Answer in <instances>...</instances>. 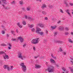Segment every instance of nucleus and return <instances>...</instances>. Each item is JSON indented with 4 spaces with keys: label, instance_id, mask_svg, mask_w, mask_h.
<instances>
[{
    "label": "nucleus",
    "instance_id": "obj_1",
    "mask_svg": "<svg viewBox=\"0 0 73 73\" xmlns=\"http://www.w3.org/2000/svg\"><path fill=\"white\" fill-rule=\"evenodd\" d=\"M55 67L54 66L50 65L49 67L48 68L47 70L48 71V72L50 73V72H53L54 71Z\"/></svg>",
    "mask_w": 73,
    "mask_h": 73
},
{
    "label": "nucleus",
    "instance_id": "obj_2",
    "mask_svg": "<svg viewBox=\"0 0 73 73\" xmlns=\"http://www.w3.org/2000/svg\"><path fill=\"white\" fill-rule=\"evenodd\" d=\"M41 31V30L40 28H37L35 31L36 33H38V34H39V35H41V36H43V35H44V33L43 32H40V31Z\"/></svg>",
    "mask_w": 73,
    "mask_h": 73
},
{
    "label": "nucleus",
    "instance_id": "obj_3",
    "mask_svg": "<svg viewBox=\"0 0 73 73\" xmlns=\"http://www.w3.org/2000/svg\"><path fill=\"white\" fill-rule=\"evenodd\" d=\"M18 58H21L22 60H24V58H25L26 56H22V54L20 52H19L18 54Z\"/></svg>",
    "mask_w": 73,
    "mask_h": 73
},
{
    "label": "nucleus",
    "instance_id": "obj_4",
    "mask_svg": "<svg viewBox=\"0 0 73 73\" xmlns=\"http://www.w3.org/2000/svg\"><path fill=\"white\" fill-rule=\"evenodd\" d=\"M20 65L22 66V68H22L23 70V72H25V70H27V67H26V66L24 65V63L23 62L22 63L20 64Z\"/></svg>",
    "mask_w": 73,
    "mask_h": 73
},
{
    "label": "nucleus",
    "instance_id": "obj_5",
    "mask_svg": "<svg viewBox=\"0 0 73 73\" xmlns=\"http://www.w3.org/2000/svg\"><path fill=\"white\" fill-rule=\"evenodd\" d=\"M31 42L32 44H36L38 43V42L37 41V40H36V38H35L33 39L31 41Z\"/></svg>",
    "mask_w": 73,
    "mask_h": 73
},
{
    "label": "nucleus",
    "instance_id": "obj_6",
    "mask_svg": "<svg viewBox=\"0 0 73 73\" xmlns=\"http://www.w3.org/2000/svg\"><path fill=\"white\" fill-rule=\"evenodd\" d=\"M3 68L5 69H7V70L8 71H10V69L9 68V67L8 65H4Z\"/></svg>",
    "mask_w": 73,
    "mask_h": 73
},
{
    "label": "nucleus",
    "instance_id": "obj_7",
    "mask_svg": "<svg viewBox=\"0 0 73 73\" xmlns=\"http://www.w3.org/2000/svg\"><path fill=\"white\" fill-rule=\"evenodd\" d=\"M37 26L39 27H45V25L40 23L37 25Z\"/></svg>",
    "mask_w": 73,
    "mask_h": 73
},
{
    "label": "nucleus",
    "instance_id": "obj_8",
    "mask_svg": "<svg viewBox=\"0 0 73 73\" xmlns=\"http://www.w3.org/2000/svg\"><path fill=\"white\" fill-rule=\"evenodd\" d=\"M18 39H19V40H20V42L21 43H23V42H24V39H23V38L21 37L20 36L19 37L18 39H17L18 40Z\"/></svg>",
    "mask_w": 73,
    "mask_h": 73
},
{
    "label": "nucleus",
    "instance_id": "obj_9",
    "mask_svg": "<svg viewBox=\"0 0 73 73\" xmlns=\"http://www.w3.org/2000/svg\"><path fill=\"white\" fill-rule=\"evenodd\" d=\"M25 18L26 19H29L30 21H32V19L31 17H28L27 15L25 16Z\"/></svg>",
    "mask_w": 73,
    "mask_h": 73
},
{
    "label": "nucleus",
    "instance_id": "obj_10",
    "mask_svg": "<svg viewBox=\"0 0 73 73\" xmlns=\"http://www.w3.org/2000/svg\"><path fill=\"white\" fill-rule=\"evenodd\" d=\"M2 4H4V5H6L7 4V1L6 0H1Z\"/></svg>",
    "mask_w": 73,
    "mask_h": 73
},
{
    "label": "nucleus",
    "instance_id": "obj_11",
    "mask_svg": "<svg viewBox=\"0 0 73 73\" xmlns=\"http://www.w3.org/2000/svg\"><path fill=\"white\" fill-rule=\"evenodd\" d=\"M66 12L67 14L70 16V17H71L72 15H71L70 13L69 12V10H66Z\"/></svg>",
    "mask_w": 73,
    "mask_h": 73
},
{
    "label": "nucleus",
    "instance_id": "obj_12",
    "mask_svg": "<svg viewBox=\"0 0 73 73\" xmlns=\"http://www.w3.org/2000/svg\"><path fill=\"white\" fill-rule=\"evenodd\" d=\"M28 26L30 28H33V27H35V25L33 24L30 25V24H28Z\"/></svg>",
    "mask_w": 73,
    "mask_h": 73
},
{
    "label": "nucleus",
    "instance_id": "obj_13",
    "mask_svg": "<svg viewBox=\"0 0 73 73\" xmlns=\"http://www.w3.org/2000/svg\"><path fill=\"white\" fill-rule=\"evenodd\" d=\"M17 25L20 28H22L23 27V26H21V25H20V23L18 22L17 23Z\"/></svg>",
    "mask_w": 73,
    "mask_h": 73
},
{
    "label": "nucleus",
    "instance_id": "obj_14",
    "mask_svg": "<svg viewBox=\"0 0 73 73\" xmlns=\"http://www.w3.org/2000/svg\"><path fill=\"white\" fill-rule=\"evenodd\" d=\"M5 56H4L3 57L4 59L6 60V58H7V59H9V56H8L6 55V54H5Z\"/></svg>",
    "mask_w": 73,
    "mask_h": 73
},
{
    "label": "nucleus",
    "instance_id": "obj_15",
    "mask_svg": "<svg viewBox=\"0 0 73 73\" xmlns=\"http://www.w3.org/2000/svg\"><path fill=\"white\" fill-rule=\"evenodd\" d=\"M58 29L60 31H64V28H58Z\"/></svg>",
    "mask_w": 73,
    "mask_h": 73
},
{
    "label": "nucleus",
    "instance_id": "obj_16",
    "mask_svg": "<svg viewBox=\"0 0 73 73\" xmlns=\"http://www.w3.org/2000/svg\"><path fill=\"white\" fill-rule=\"evenodd\" d=\"M8 45H9V47L8 48L9 49H11L12 45H11V43H9L8 44Z\"/></svg>",
    "mask_w": 73,
    "mask_h": 73
},
{
    "label": "nucleus",
    "instance_id": "obj_17",
    "mask_svg": "<svg viewBox=\"0 0 73 73\" xmlns=\"http://www.w3.org/2000/svg\"><path fill=\"white\" fill-rule=\"evenodd\" d=\"M27 11H31V7H27Z\"/></svg>",
    "mask_w": 73,
    "mask_h": 73
},
{
    "label": "nucleus",
    "instance_id": "obj_18",
    "mask_svg": "<svg viewBox=\"0 0 73 73\" xmlns=\"http://www.w3.org/2000/svg\"><path fill=\"white\" fill-rule=\"evenodd\" d=\"M6 54L5 53L4 51H0V54Z\"/></svg>",
    "mask_w": 73,
    "mask_h": 73
},
{
    "label": "nucleus",
    "instance_id": "obj_19",
    "mask_svg": "<svg viewBox=\"0 0 73 73\" xmlns=\"http://www.w3.org/2000/svg\"><path fill=\"white\" fill-rule=\"evenodd\" d=\"M46 5L45 4H43L42 5V9H43L44 8H46Z\"/></svg>",
    "mask_w": 73,
    "mask_h": 73
},
{
    "label": "nucleus",
    "instance_id": "obj_20",
    "mask_svg": "<svg viewBox=\"0 0 73 73\" xmlns=\"http://www.w3.org/2000/svg\"><path fill=\"white\" fill-rule=\"evenodd\" d=\"M64 4H66V7H68V4L67 3V2H66V1H64Z\"/></svg>",
    "mask_w": 73,
    "mask_h": 73
},
{
    "label": "nucleus",
    "instance_id": "obj_21",
    "mask_svg": "<svg viewBox=\"0 0 73 73\" xmlns=\"http://www.w3.org/2000/svg\"><path fill=\"white\" fill-rule=\"evenodd\" d=\"M35 68H40V65H35Z\"/></svg>",
    "mask_w": 73,
    "mask_h": 73
},
{
    "label": "nucleus",
    "instance_id": "obj_22",
    "mask_svg": "<svg viewBox=\"0 0 73 73\" xmlns=\"http://www.w3.org/2000/svg\"><path fill=\"white\" fill-rule=\"evenodd\" d=\"M11 33L12 34H13V36H15L16 35H15V31H11Z\"/></svg>",
    "mask_w": 73,
    "mask_h": 73
},
{
    "label": "nucleus",
    "instance_id": "obj_23",
    "mask_svg": "<svg viewBox=\"0 0 73 73\" xmlns=\"http://www.w3.org/2000/svg\"><path fill=\"white\" fill-rule=\"evenodd\" d=\"M22 24H23V25H26V24H27V23H26L25 21H23L22 22Z\"/></svg>",
    "mask_w": 73,
    "mask_h": 73
},
{
    "label": "nucleus",
    "instance_id": "obj_24",
    "mask_svg": "<svg viewBox=\"0 0 73 73\" xmlns=\"http://www.w3.org/2000/svg\"><path fill=\"white\" fill-rule=\"evenodd\" d=\"M62 69L63 71H64V72H65L66 71V68L63 67L62 68Z\"/></svg>",
    "mask_w": 73,
    "mask_h": 73
},
{
    "label": "nucleus",
    "instance_id": "obj_25",
    "mask_svg": "<svg viewBox=\"0 0 73 73\" xmlns=\"http://www.w3.org/2000/svg\"><path fill=\"white\" fill-rule=\"evenodd\" d=\"M69 69H70V70L72 72H73V68L71 67H69Z\"/></svg>",
    "mask_w": 73,
    "mask_h": 73
},
{
    "label": "nucleus",
    "instance_id": "obj_26",
    "mask_svg": "<svg viewBox=\"0 0 73 73\" xmlns=\"http://www.w3.org/2000/svg\"><path fill=\"white\" fill-rule=\"evenodd\" d=\"M50 62H53L54 63V62H55V61H54V60L52 59H50Z\"/></svg>",
    "mask_w": 73,
    "mask_h": 73
},
{
    "label": "nucleus",
    "instance_id": "obj_27",
    "mask_svg": "<svg viewBox=\"0 0 73 73\" xmlns=\"http://www.w3.org/2000/svg\"><path fill=\"white\" fill-rule=\"evenodd\" d=\"M57 33H58L57 32H55L54 33V36H56L57 35Z\"/></svg>",
    "mask_w": 73,
    "mask_h": 73
},
{
    "label": "nucleus",
    "instance_id": "obj_28",
    "mask_svg": "<svg viewBox=\"0 0 73 73\" xmlns=\"http://www.w3.org/2000/svg\"><path fill=\"white\" fill-rule=\"evenodd\" d=\"M19 3L20 5H23V1H21L19 2Z\"/></svg>",
    "mask_w": 73,
    "mask_h": 73
},
{
    "label": "nucleus",
    "instance_id": "obj_29",
    "mask_svg": "<svg viewBox=\"0 0 73 73\" xmlns=\"http://www.w3.org/2000/svg\"><path fill=\"white\" fill-rule=\"evenodd\" d=\"M42 13L43 15H46V13L44 11H42Z\"/></svg>",
    "mask_w": 73,
    "mask_h": 73
},
{
    "label": "nucleus",
    "instance_id": "obj_30",
    "mask_svg": "<svg viewBox=\"0 0 73 73\" xmlns=\"http://www.w3.org/2000/svg\"><path fill=\"white\" fill-rule=\"evenodd\" d=\"M13 66H11V67L10 68V70H13Z\"/></svg>",
    "mask_w": 73,
    "mask_h": 73
},
{
    "label": "nucleus",
    "instance_id": "obj_31",
    "mask_svg": "<svg viewBox=\"0 0 73 73\" xmlns=\"http://www.w3.org/2000/svg\"><path fill=\"white\" fill-rule=\"evenodd\" d=\"M44 43H45V42H47V41H48V40H47V39L46 38H45L44 39Z\"/></svg>",
    "mask_w": 73,
    "mask_h": 73
},
{
    "label": "nucleus",
    "instance_id": "obj_32",
    "mask_svg": "<svg viewBox=\"0 0 73 73\" xmlns=\"http://www.w3.org/2000/svg\"><path fill=\"white\" fill-rule=\"evenodd\" d=\"M55 29H56V28H51L50 29V31H53V30Z\"/></svg>",
    "mask_w": 73,
    "mask_h": 73
},
{
    "label": "nucleus",
    "instance_id": "obj_33",
    "mask_svg": "<svg viewBox=\"0 0 73 73\" xmlns=\"http://www.w3.org/2000/svg\"><path fill=\"white\" fill-rule=\"evenodd\" d=\"M12 41H17V39L16 38H12Z\"/></svg>",
    "mask_w": 73,
    "mask_h": 73
},
{
    "label": "nucleus",
    "instance_id": "obj_34",
    "mask_svg": "<svg viewBox=\"0 0 73 73\" xmlns=\"http://www.w3.org/2000/svg\"><path fill=\"white\" fill-rule=\"evenodd\" d=\"M64 35H69V33L66 32L64 33Z\"/></svg>",
    "mask_w": 73,
    "mask_h": 73
},
{
    "label": "nucleus",
    "instance_id": "obj_35",
    "mask_svg": "<svg viewBox=\"0 0 73 73\" xmlns=\"http://www.w3.org/2000/svg\"><path fill=\"white\" fill-rule=\"evenodd\" d=\"M31 30L32 32H35V29L34 28H33V29H31Z\"/></svg>",
    "mask_w": 73,
    "mask_h": 73
},
{
    "label": "nucleus",
    "instance_id": "obj_36",
    "mask_svg": "<svg viewBox=\"0 0 73 73\" xmlns=\"http://www.w3.org/2000/svg\"><path fill=\"white\" fill-rule=\"evenodd\" d=\"M1 46H7V45L6 44H3L1 45Z\"/></svg>",
    "mask_w": 73,
    "mask_h": 73
},
{
    "label": "nucleus",
    "instance_id": "obj_37",
    "mask_svg": "<svg viewBox=\"0 0 73 73\" xmlns=\"http://www.w3.org/2000/svg\"><path fill=\"white\" fill-rule=\"evenodd\" d=\"M68 41L69 42H71V43H73V42L72 41V40H71V39H69V40H68Z\"/></svg>",
    "mask_w": 73,
    "mask_h": 73
},
{
    "label": "nucleus",
    "instance_id": "obj_38",
    "mask_svg": "<svg viewBox=\"0 0 73 73\" xmlns=\"http://www.w3.org/2000/svg\"><path fill=\"white\" fill-rule=\"evenodd\" d=\"M39 56H40L39 55L37 56H34V58H38V57Z\"/></svg>",
    "mask_w": 73,
    "mask_h": 73
},
{
    "label": "nucleus",
    "instance_id": "obj_39",
    "mask_svg": "<svg viewBox=\"0 0 73 73\" xmlns=\"http://www.w3.org/2000/svg\"><path fill=\"white\" fill-rule=\"evenodd\" d=\"M5 9H11V8L10 7H5Z\"/></svg>",
    "mask_w": 73,
    "mask_h": 73
},
{
    "label": "nucleus",
    "instance_id": "obj_40",
    "mask_svg": "<svg viewBox=\"0 0 73 73\" xmlns=\"http://www.w3.org/2000/svg\"><path fill=\"white\" fill-rule=\"evenodd\" d=\"M56 27H57V26L56 25L51 26V28H56Z\"/></svg>",
    "mask_w": 73,
    "mask_h": 73
},
{
    "label": "nucleus",
    "instance_id": "obj_41",
    "mask_svg": "<svg viewBox=\"0 0 73 73\" xmlns=\"http://www.w3.org/2000/svg\"><path fill=\"white\" fill-rule=\"evenodd\" d=\"M1 27L2 28H4V27H5V25H4V24H3V25H1Z\"/></svg>",
    "mask_w": 73,
    "mask_h": 73
},
{
    "label": "nucleus",
    "instance_id": "obj_42",
    "mask_svg": "<svg viewBox=\"0 0 73 73\" xmlns=\"http://www.w3.org/2000/svg\"><path fill=\"white\" fill-rule=\"evenodd\" d=\"M62 41L59 40L58 44H62Z\"/></svg>",
    "mask_w": 73,
    "mask_h": 73
},
{
    "label": "nucleus",
    "instance_id": "obj_43",
    "mask_svg": "<svg viewBox=\"0 0 73 73\" xmlns=\"http://www.w3.org/2000/svg\"><path fill=\"white\" fill-rule=\"evenodd\" d=\"M60 11L61 13H64V11H63V10H62L61 9H60Z\"/></svg>",
    "mask_w": 73,
    "mask_h": 73
},
{
    "label": "nucleus",
    "instance_id": "obj_44",
    "mask_svg": "<svg viewBox=\"0 0 73 73\" xmlns=\"http://www.w3.org/2000/svg\"><path fill=\"white\" fill-rule=\"evenodd\" d=\"M59 50L60 52H62V51H63V50H62V49L61 48H59Z\"/></svg>",
    "mask_w": 73,
    "mask_h": 73
},
{
    "label": "nucleus",
    "instance_id": "obj_45",
    "mask_svg": "<svg viewBox=\"0 0 73 73\" xmlns=\"http://www.w3.org/2000/svg\"><path fill=\"white\" fill-rule=\"evenodd\" d=\"M51 56H52V58H54V59H56V57L53 56V55L51 54Z\"/></svg>",
    "mask_w": 73,
    "mask_h": 73
},
{
    "label": "nucleus",
    "instance_id": "obj_46",
    "mask_svg": "<svg viewBox=\"0 0 73 73\" xmlns=\"http://www.w3.org/2000/svg\"><path fill=\"white\" fill-rule=\"evenodd\" d=\"M59 42V40H56L55 41V43H58Z\"/></svg>",
    "mask_w": 73,
    "mask_h": 73
},
{
    "label": "nucleus",
    "instance_id": "obj_47",
    "mask_svg": "<svg viewBox=\"0 0 73 73\" xmlns=\"http://www.w3.org/2000/svg\"><path fill=\"white\" fill-rule=\"evenodd\" d=\"M4 31H2V34L3 35H4L5 34V32Z\"/></svg>",
    "mask_w": 73,
    "mask_h": 73
},
{
    "label": "nucleus",
    "instance_id": "obj_48",
    "mask_svg": "<svg viewBox=\"0 0 73 73\" xmlns=\"http://www.w3.org/2000/svg\"><path fill=\"white\" fill-rule=\"evenodd\" d=\"M11 4H15V1H13V2H12L11 3Z\"/></svg>",
    "mask_w": 73,
    "mask_h": 73
},
{
    "label": "nucleus",
    "instance_id": "obj_49",
    "mask_svg": "<svg viewBox=\"0 0 73 73\" xmlns=\"http://www.w3.org/2000/svg\"><path fill=\"white\" fill-rule=\"evenodd\" d=\"M60 23H61V21H59L57 22L58 24H60Z\"/></svg>",
    "mask_w": 73,
    "mask_h": 73
},
{
    "label": "nucleus",
    "instance_id": "obj_50",
    "mask_svg": "<svg viewBox=\"0 0 73 73\" xmlns=\"http://www.w3.org/2000/svg\"><path fill=\"white\" fill-rule=\"evenodd\" d=\"M69 5H71V6H73V3H70L69 4Z\"/></svg>",
    "mask_w": 73,
    "mask_h": 73
},
{
    "label": "nucleus",
    "instance_id": "obj_51",
    "mask_svg": "<svg viewBox=\"0 0 73 73\" xmlns=\"http://www.w3.org/2000/svg\"><path fill=\"white\" fill-rule=\"evenodd\" d=\"M65 29L66 31H68L69 30V29L68 28H66Z\"/></svg>",
    "mask_w": 73,
    "mask_h": 73
},
{
    "label": "nucleus",
    "instance_id": "obj_52",
    "mask_svg": "<svg viewBox=\"0 0 73 73\" xmlns=\"http://www.w3.org/2000/svg\"><path fill=\"white\" fill-rule=\"evenodd\" d=\"M39 40V38H36V40H37V41L38 42V40Z\"/></svg>",
    "mask_w": 73,
    "mask_h": 73
},
{
    "label": "nucleus",
    "instance_id": "obj_53",
    "mask_svg": "<svg viewBox=\"0 0 73 73\" xmlns=\"http://www.w3.org/2000/svg\"><path fill=\"white\" fill-rule=\"evenodd\" d=\"M44 20H48V18L46 17H45Z\"/></svg>",
    "mask_w": 73,
    "mask_h": 73
},
{
    "label": "nucleus",
    "instance_id": "obj_54",
    "mask_svg": "<svg viewBox=\"0 0 73 73\" xmlns=\"http://www.w3.org/2000/svg\"><path fill=\"white\" fill-rule=\"evenodd\" d=\"M33 49L34 50H36V48H35V47H33Z\"/></svg>",
    "mask_w": 73,
    "mask_h": 73
},
{
    "label": "nucleus",
    "instance_id": "obj_55",
    "mask_svg": "<svg viewBox=\"0 0 73 73\" xmlns=\"http://www.w3.org/2000/svg\"><path fill=\"white\" fill-rule=\"evenodd\" d=\"M53 7V6L52 5H50V6H49V7L50 8H51Z\"/></svg>",
    "mask_w": 73,
    "mask_h": 73
},
{
    "label": "nucleus",
    "instance_id": "obj_56",
    "mask_svg": "<svg viewBox=\"0 0 73 73\" xmlns=\"http://www.w3.org/2000/svg\"><path fill=\"white\" fill-rule=\"evenodd\" d=\"M63 54H64V55H66V52H64L63 53Z\"/></svg>",
    "mask_w": 73,
    "mask_h": 73
},
{
    "label": "nucleus",
    "instance_id": "obj_57",
    "mask_svg": "<svg viewBox=\"0 0 73 73\" xmlns=\"http://www.w3.org/2000/svg\"><path fill=\"white\" fill-rule=\"evenodd\" d=\"M3 31H5V30H6V29H5V28H3Z\"/></svg>",
    "mask_w": 73,
    "mask_h": 73
},
{
    "label": "nucleus",
    "instance_id": "obj_58",
    "mask_svg": "<svg viewBox=\"0 0 73 73\" xmlns=\"http://www.w3.org/2000/svg\"><path fill=\"white\" fill-rule=\"evenodd\" d=\"M26 46V44H25L24 45H23V47H25Z\"/></svg>",
    "mask_w": 73,
    "mask_h": 73
},
{
    "label": "nucleus",
    "instance_id": "obj_59",
    "mask_svg": "<svg viewBox=\"0 0 73 73\" xmlns=\"http://www.w3.org/2000/svg\"><path fill=\"white\" fill-rule=\"evenodd\" d=\"M56 66L57 68H58V67H59V66L58 65H56Z\"/></svg>",
    "mask_w": 73,
    "mask_h": 73
},
{
    "label": "nucleus",
    "instance_id": "obj_60",
    "mask_svg": "<svg viewBox=\"0 0 73 73\" xmlns=\"http://www.w3.org/2000/svg\"><path fill=\"white\" fill-rule=\"evenodd\" d=\"M16 32H17V33H18V32H19V31H18V30H17V29L16 30Z\"/></svg>",
    "mask_w": 73,
    "mask_h": 73
},
{
    "label": "nucleus",
    "instance_id": "obj_61",
    "mask_svg": "<svg viewBox=\"0 0 73 73\" xmlns=\"http://www.w3.org/2000/svg\"><path fill=\"white\" fill-rule=\"evenodd\" d=\"M71 34L73 36V32H71Z\"/></svg>",
    "mask_w": 73,
    "mask_h": 73
},
{
    "label": "nucleus",
    "instance_id": "obj_62",
    "mask_svg": "<svg viewBox=\"0 0 73 73\" xmlns=\"http://www.w3.org/2000/svg\"><path fill=\"white\" fill-rule=\"evenodd\" d=\"M7 37H9V35H8V34H7Z\"/></svg>",
    "mask_w": 73,
    "mask_h": 73
},
{
    "label": "nucleus",
    "instance_id": "obj_63",
    "mask_svg": "<svg viewBox=\"0 0 73 73\" xmlns=\"http://www.w3.org/2000/svg\"><path fill=\"white\" fill-rule=\"evenodd\" d=\"M48 31L46 30V33L47 34L48 33Z\"/></svg>",
    "mask_w": 73,
    "mask_h": 73
},
{
    "label": "nucleus",
    "instance_id": "obj_64",
    "mask_svg": "<svg viewBox=\"0 0 73 73\" xmlns=\"http://www.w3.org/2000/svg\"><path fill=\"white\" fill-rule=\"evenodd\" d=\"M70 62H72V64H73V61H71Z\"/></svg>",
    "mask_w": 73,
    "mask_h": 73
}]
</instances>
